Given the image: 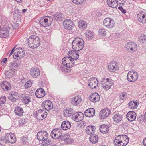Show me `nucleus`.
Here are the masks:
<instances>
[{
    "label": "nucleus",
    "instance_id": "nucleus-36",
    "mask_svg": "<svg viewBox=\"0 0 146 146\" xmlns=\"http://www.w3.org/2000/svg\"><path fill=\"white\" fill-rule=\"evenodd\" d=\"M109 127L107 125L103 124L100 127V130L102 133H106L108 131Z\"/></svg>",
    "mask_w": 146,
    "mask_h": 146
},
{
    "label": "nucleus",
    "instance_id": "nucleus-24",
    "mask_svg": "<svg viewBox=\"0 0 146 146\" xmlns=\"http://www.w3.org/2000/svg\"><path fill=\"white\" fill-rule=\"evenodd\" d=\"M108 68L110 72H115L118 69V66L116 62L113 61L109 63Z\"/></svg>",
    "mask_w": 146,
    "mask_h": 146
},
{
    "label": "nucleus",
    "instance_id": "nucleus-22",
    "mask_svg": "<svg viewBox=\"0 0 146 146\" xmlns=\"http://www.w3.org/2000/svg\"><path fill=\"white\" fill-rule=\"evenodd\" d=\"M19 94L18 93L15 91H12L9 94V98L12 102L16 101L19 98Z\"/></svg>",
    "mask_w": 146,
    "mask_h": 146
},
{
    "label": "nucleus",
    "instance_id": "nucleus-54",
    "mask_svg": "<svg viewBox=\"0 0 146 146\" xmlns=\"http://www.w3.org/2000/svg\"><path fill=\"white\" fill-rule=\"evenodd\" d=\"M76 52H75L73 50H70L68 52V55L70 57L72 55L73 56H74V54L75 53H76Z\"/></svg>",
    "mask_w": 146,
    "mask_h": 146
},
{
    "label": "nucleus",
    "instance_id": "nucleus-40",
    "mask_svg": "<svg viewBox=\"0 0 146 146\" xmlns=\"http://www.w3.org/2000/svg\"><path fill=\"white\" fill-rule=\"evenodd\" d=\"M14 112L17 115L19 116L23 114L24 111L21 107L18 106L15 108Z\"/></svg>",
    "mask_w": 146,
    "mask_h": 146
},
{
    "label": "nucleus",
    "instance_id": "nucleus-9",
    "mask_svg": "<svg viewBox=\"0 0 146 146\" xmlns=\"http://www.w3.org/2000/svg\"><path fill=\"white\" fill-rule=\"evenodd\" d=\"M48 18L46 17H42L39 21L40 24L43 27H46L50 25L53 21V18L48 17Z\"/></svg>",
    "mask_w": 146,
    "mask_h": 146
},
{
    "label": "nucleus",
    "instance_id": "nucleus-45",
    "mask_svg": "<svg viewBox=\"0 0 146 146\" xmlns=\"http://www.w3.org/2000/svg\"><path fill=\"white\" fill-rule=\"evenodd\" d=\"M86 37L89 40H92L94 36V33L92 31H89L85 33Z\"/></svg>",
    "mask_w": 146,
    "mask_h": 146
},
{
    "label": "nucleus",
    "instance_id": "nucleus-13",
    "mask_svg": "<svg viewBox=\"0 0 146 146\" xmlns=\"http://www.w3.org/2000/svg\"><path fill=\"white\" fill-rule=\"evenodd\" d=\"M62 133L61 130L59 128H55L53 129L51 133L52 138L55 139H58L62 137Z\"/></svg>",
    "mask_w": 146,
    "mask_h": 146
},
{
    "label": "nucleus",
    "instance_id": "nucleus-31",
    "mask_svg": "<svg viewBox=\"0 0 146 146\" xmlns=\"http://www.w3.org/2000/svg\"><path fill=\"white\" fill-rule=\"evenodd\" d=\"M96 129V127L90 125L86 127L85 131L88 134L91 135L94 133Z\"/></svg>",
    "mask_w": 146,
    "mask_h": 146
},
{
    "label": "nucleus",
    "instance_id": "nucleus-23",
    "mask_svg": "<svg viewBox=\"0 0 146 146\" xmlns=\"http://www.w3.org/2000/svg\"><path fill=\"white\" fill-rule=\"evenodd\" d=\"M127 119L130 122L134 121L136 119V115L135 112L133 111L129 112L126 115Z\"/></svg>",
    "mask_w": 146,
    "mask_h": 146
},
{
    "label": "nucleus",
    "instance_id": "nucleus-7",
    "mask_svg": "<svg viewBox=\"0 0 146 146\" xmlns=\"http://www.w3.org/2000/svg\"><path fill=\"white\" fill-rule=\"evenodd\" d=\"M101 86L103 88L106 90H108L112 86V80L108 78H104L101 81Z\"/></svg>",
    "mask_w": 146,
    "mask_h": 146
},
{
    "label": "nucleus",
    "instance_id": "nucleus-48",
    "mask_svg": "<svg viewBox=\"0 0 146 146\" xmlns=\"http://www.w3.org/2000/svg\"><path fill=\"white\" fill-rule=\"evenodd\" d=\"M69 134L68 133H66L64 135H62L61 140H65L66 141L69 139Z\"/></svg>",
    "mask_w": 146,
    "mask_h": 146
},
{
    "label": "nucleus",
    "instance_id": "nucleus-38",
    "mask_svg": "<svg viewBox=\"0 0 146 146\" xmlns=\"http://www.w3.org/2000/svg\"><path fill=\"white\" fill-rule=\"evenodd\" d=\"M90 141L93 144H95L98 141V137L97 135L93 134L91 135L89 137Z\"/></svg>",
    "mask_w": 146,
    "mask_h": 146
},
{
    "label": "nucleus",
    "instance_id": "nucleus-60",
    "mask_svg": "<svg viewBox=\"0 0 146 146\" xmlns=\"http://www.w3.org/2000/svg\"><path fill=\"white\" fill-rule=\"evenodd\" d=\"M66 141L68 143H72L73 142V141L72 139L69 138V139Z\"/></svg>",
    "mask_w": 146,
    "mask_h": 146
},
{
    "label": "nucleus",
    "instance_id": "nucleus-32",
    "mask_svg": "<svg viewBox=\"0 0 146 146\" xmlns=\"http://www.w3.org/2000/svg\"><path fill=\"white\" fill-rule=\"evenodd\" d=\"M82 100L80 96H77L71 99V103L73 105L77 106L80 103Z\"/></svg>",
    "mask_w": 146,
    "mask_h": 146
},
{
    "label": "nucleus",
    "instance_id": "nucleus-43",
    "mask_svg": "<svg viewBox=\"0 0 146 146\" xmlns=\"http://www.w3.org/2000/svg\"><path fill=\"white\" fill-rule=\"evenodd\" d=\"M63 15L60 13H56L53 15V19L56 21H60L62 20Z\"/></svg>",
    "mask_w": 146,
    "mask_h": 146
},
{
    "label": "nucleus",
    "instance_id": "nucleus-29",
    "mask_svg": "<svg viewBox=\"0 0 146 146\" xmlns=\"http://www.w3.org/2000/svg\"><path fill=\"white\" fill-rule=\"evenodd\" d=\"M64 115L65 117H70L74 113V110L71 108H66L64 110Z\"/></svg>",
    "mask_w": 146,
    "mask_h": 146
},
{
    "label": "nucleus",
    "instance_id": "nucleus-28",
    "mask_svg": "<svg viewBox=\"0 0 146 146\" xmlns=\"http://www.w3.org/2000/svg\"><path fill=\"white\" fill-rule=\"evenodd\" d=\"M9 31L6 28H1L0 27V37L6 38L9 36Z\"/></svg>",
    "mask_w": 146,
    "mask_h": 146
},
{
    "label": "nucleus",
    "instance_id": "nucleus-25",
    "mask_svg": "<svg viewBox=\"0 0 146 146\" xmlns=\"http://www.w3.org/2000/svg\"><path fill=\"white\" fill-rule=\"evenodd\" d=\"M95 113V110L94 109L91 108L88 109L84 112L85 116L88 117H93Z\"/></svg>",
    "mask_w": 146,
    "mask_h": 146
},
{
    "label": "nucleus",
    "instance_id": "nucleus-59",
    "mask_svg": "<svg viewBox=\"0 0 146 146\" xmlns=\"http://www.w3.org/2000/svg\"><path fill=\"white\" fill-rule=\"evenodd\" d=\"M20 121H21L20 123H21L22 124H24L26 123V119H22L20 120Z\"/></svg>",
    "mask_w": 146,
    "mask_h": 146
},
{
    "label": "nucleus",
    "instance_id": "nucleus-3",
    "mask_svg": "<svg viewBox=\"0 0 146 146\" xmlns=\"http://www.w3.org/2000/svg\"><path fill=\"white\" fill-rule=\"evenodd\" d=\"M84 46V42L83 40L79 37L74 38L72 44V48L76 52L82 50Z\"/></svg>",
    "mask_w": 146,
    "mask_h": 146
},
{
    "label": "nucleus",
    "instance_id": "nucleus-51",
    "mask_svg": "<svg viewBox=\"0 0 146 146\" xmlns=\"http://www.w3.org/2000/svg\"><path fill=\"white\" fill-rule=\"evenodd\" d=\"M72 1L75 4L78 5L83 3L84 0H72Z\"/></svg>",
    "mask_w": 146,
    "mask_h": 146
},
{
    "label": "nucleus",
    "instance_id": "nucleus-18",
    "mask_svg": "<svg viewBox=\"0 0 146 146\" xmlns=\"http://www.w3.org/2000/svg\"><path fill=\"white\" fill-rule=\"evenodd\" d=\"M42 107L45 110L48 111L52 109L53 105L50 100H47L43 102Z\"/></svg>",
    "mask_w": 146,
    "mask_h": 146
},
{
    "label": "nucleus",
    "instance_id": "nucleus-15",
    "mask_svg": "<svg viewBox=\"0 0 146 146\" xmlns=\"http://www.w3.org/2000/svg\"><path fill=\"white\" fill-rule=\"evenodd\" d=\"M63 24L64 29L68 30H72L74 26V23L70 19L64 21Z\"/></svg>",
    "mask_w": 146,
    "mask_h": 146
},
{
    "label": "nucleus",
    "instance_id": "nucleus-8",
    "mask_svg": "<svg viewBox=\"0 0 146 146\" xmlns=\"http://www.w3.org/2000/svg\"><path fill=\"white\" fill-rule=\"evenodd\" d=\"M138 78V73L135 70H132L128 72L127 76V79L130 82H134Z\"/></svg>",
    "mask_w": 146,
    "mask_h": 146
},
{
    "label": "nucleus",
    "instance_id": "nucleus-27",
    "mask_svg": "<svg viewBox=\"0 0 146 146\" xmlns=\"http://www.w3.org/2000/svg\"><path fill=\"white\" fill-rule=\"evenodd\" d=\"M89 98L92 102H95L98 101L100 99V96L97 93H92L90 95Z\"/></svg>",
    "mask_w": 146,
    "mask_h": 146
},
{
    "label": "nucleus",
    "instance_id": "nucleus-47",
    "mask_svg": "<svg viewBox=\"0 0 146 146\" xmlns=\"http://www.w3.org/2000/svg\"><path fill=\"white\" fill-rule=\"evenodd\" d=\"M32 81L30 80L27 81L24 85L25 88H28L30 87L32 85Z\"/></svg>",
    "mask_w": 146,
    "mask_h": 146
},
{
    "label": "nucleus",
    "instance_id": "nucleus-26",
    "mask_svg": "<svg viewBox=\"0 0 146 146\" xmlns=\"http://www.w3.org/2000/svg\"><path fill=\"white\" fill-rule=\"evenodd\" d=\"M19 49H22L21 48H16L15 50L17 52V54L15 55H13V57L15 59L18 60L19 59L21 58L25 55V52L23 51H17V50H19Z\"/></svg>",
    "mask_w": 146,
    "mask_h": 146
},
{
    "label": "nucleus",
    "instance_id": "nucleus-10",
    "mask_svg": "<svg viewBox=\"0 0 146 146\" xmlns=\"http://www.w3.org/2000/svg\"><path fill=\"white\" fill-rule=\"evenodd\" d=\"M103 25L108 28H112L114 26L115 23L112 19L108 17L105 18L103 21Z\"/></svg>",
    "mask_w": 146,
    "mask_h": 146
},
{
    "label": "nucleus",
    "instance_id": "nucleus-44",
    "mask_svg": "<svg viewBox=\"0 0 146 146\" xmlns=\"http://www.w3.org/2000/svg\"><path fill=\"white\" fill-rule=\"evenodd\" d=\"M14 71L10 69L5 72V76L6 78H10L14 75Z\"/></svg>",
    "mask_w": 146,
    "mask_h": 146
},
{
    "label": "nucleus",
    "instance_id": "nucleus-57",
    "mask_svg": "<svg viewBox=\"0 0 146 146\" xmlns=\"http://www.w3.org/2000/svg\"><path fill=\"white\" fill-rule=\"evenodd\" d=\"M122 6H119L118 7V9L120 10L123 13L125 14V13L126 12V10L123 9L122 7Z\"/></svg>",
    "mask_w": 146,
    "mask_h": 146
},
{
    "label": "nucleus",
    "instance_id": "nucleus-39",
    "mask_svg": "<svg viewBox=\"0 0 146 146\" xmlns=\"http://www.w3.org/2000/svg\"><path fill=\"white\" fill-rule=\"evenodd\" d=\"M21 98L22 102L25 104H29L31 101V98L26 95L22 96Z\"/></svg>",
    "mask_w": 146,
    "mask_h": 146
},
{
    "label": "nucleus",
    "instance_id": "nucleus-17",
    "mask_svg": "<svg viewBox=\"0 0 146 146\" xmlns=\"http://www.w3.org/2000/svg\"><path fill=\"white\" fill-rule=\"evenodd\" d=\"M30 74L31 76L34 78H37L40 75V72L38 68L35 67L31 68Z\"/></svg>",
    "mask_w": 146,
    "mask_h": 146
},
{
    "label": "nucleus",
    "instance_id": "nucleus-52",
    "mask_svg": "<svg viewBox=\"0 0 146 146\" xmlns=\"http://www.w3.org/2000/svg\"><path fill=\"white\" fill-rule=\"evenodd\" d=\"M117 3L119 6H123L126 2V0H117Z\"/></svg>",
    "mask_w": 146,
    "mask_h": 146
},
{
    "label": "nucleus",
    "instance_id": "nucleus-1",
    "mask_svg": "<svg viewBox=\"0 0 146 146\" xmlns=\"http://www.w3.org/2000/svg\"><path fill=\"white\" fill-rule=\"evenodd\" d=\"M37 138L40 141H42L43 146L50 145L51 141L48 139V135L45 131H40L37 134Z\"/></svg>",
    "mask_w": 146,
    "mask_h": 146
},
{
    "label": "nucleus",
    "instance_id": "nucleus-19",
    "mask_svg": "<svg viewBox=\"0 0 146 146\" xmlns=\"http://www.w3.org/2000/svg\"><path fill=\"white\" fill-rule=\"evenodd\" d=\"M110 111L108 109H103L100 113V117L101 119H106L110 115Z\"/></svg>",
    "mask_w": 146,
    "mask_h": 146
},
{
    "label": "nucleus",
    "instance_id": "nucleus-42",
    "mask_svg": "<svg viewBox=\"0 0 146 146\" xmlns=\"http://www.w3.org/2000/svg\"><path fill=\"white\" fill-rule=\"evenodd\" d=\"M128 104L129 108L133 109H136L138 105V104L135 100L130 101Z\"/></svg>",
    "mask_w": 146,
    "mask_h": 146
},
{
    "label": "nucleus",
    "instance_id": "nucleus-4",
    "mask_svg": "<svg viewBox=\"0 0 146 146\" xmlns=\"http://www.w3.org/2000/svg\"><path fill=\"white\" fill-rule=\"evenodd\" d=\"M28 43L29 47L32 48H35L40 45V38L35 35H31L28 39Z\"/></svg>",
    "mask_w": 146,
    "mask_h": 146
},
{
    "label": "nucleus",
    "instance_id": "nucleus-12",
    "mask_svg": "<svg viewBox=\"0 0 146 146\" xmlns=\"http://www.w3.org/2000/svg\"><path fill=\"white\" fill-rule=\"evenodd\" d=\"M137 19L139 23L144 25L146 23V13L143 11L139 12L137 15Z\"/></svg>",
    "mask_w": 146,
    "mask_h": 146
},
{
    "label": "nucleus",
    "instance_id": "nucleus-30",
    "mask_svg": "<svg viewBox=\"0 0 146 146\" xmlns=\"http://www.w3.org/2000/svg\"><path fill=\"white\" fill-rule=\"evenodd\" d=\"M0 86L3 90H8L11 88L10 84L8 82L5 81L1 84Z\"/></svg>",
    "mask_w": 146,
    "mask_h": 146
},
{
    "label": "nucleus",
    "instance_id": "nucleus-55",
    "mask_svg": "<svg viewBox=\"0 0 146 146\" xmlns=\"http://www.w3.org/2000/svg\"><path fill=\"white\" fill-rule=\"evenodd\" d=\"M73 57H72V59L76 60L78 59L79 56V54L78 53H75L74 54V56H73Z\"/></svg>",
    "mask_w": 146,
    "mask_h": 146
},
{
    "label": "nucleus",
    "instance_id": "nucleus-21",
    "mask_svg": "<svg viewBox=\"0 0 146 146\" xmlns=\"http://www.w3.org/2000/svg\"><path fill=\"white\" fill-rule=\"evenodd\" d=\"M21 65L20 62L17 61L13 62L9 66L10 69L15 72V71L18 70L19 67L21 66Z\"/></svg>",
    "mask_w": 146,
    "mask_h": 146
},
{
    "label": "nucleus",
    "instance_id": "nucleus-20",
    "mask_svg": "<svg viewBox=\"0 0 146 146\" xmlns=\"http://www.w3.org/2000/svg\"><path fill=\"white\" fill-rule=\"evenodd\" d=\"M83 118V114L81 112L74 113L72 116V119L76 122L80 121Z\"/></svg>",
    "mask_w": 146,
    "mask_h": 146
},
{
    "label": "nucleus",
    "instance_id": "nucleus-11",
    "mask_svg": "<svg viewBox=\"0 0 146 146\" xmlns=\"http://www.w3.org/2000/svg\"><path fill=\"white\" fill-rule=\"evenodd\" d=\"M47 112L42 109H40L36 111L35 115L38 119L42 120L47 116Z\"/></svg>",
    "mask_w": 146,
    "mask_h": 146
},
{
    "label": "nucleus",
    "instance_id": "nucleus-61",
    "mask_svg": "<svg viewBox=\"0 0 146 146\" xmlns=\"http://www.w3.org/2000/svg\"><path fill=\"white\" fill-rule=\"evenodd\" d=\"M125 95L124 94H121L120 95V98L121 100H123L124 99V96Z\"/></svg>",
    "mask_w": 146,
    "mask_h": 146
},
{
    "label": "nucleus",
    "instance_id": "nucleus-46",
    "mask_svg": "<svg viewBox=\"0 0 146 146\" xmlns=\"http://www.w3.org/2000/svg\"><path fill=\"white\" fill-rule=\"evenodd\" d=\"M99 35L101 36L105 35L106 33V30L103 28H101L99 29Z\"/></svg>",
    "mask_w": 146,
    "mask_h": 146
},
{
    "label": "nucleus",
    "instance_id": "nucleus-62",
    "mask_svg": "<svg viewBox=\"0 0 146 146\" xmlns=\"http://www.w3.org/2000/svg\"><path fill=\"white\" fill-rule=\"evenodd\" d=\"M7 61V58H3L1 61V63L2 64L3 62L5 63Z\"/></svg>",
    "mask_w": 146,
    "mask_h": 146
},
{
    "label": "nucleus",
    "instance_id": "nucleus-53",
    "mask_svg": "<svg viewBox=\"0 0 146 146\" xmlns=\"http://www.w3.org/2000/svg\"><path fill=\"white\" fill-rule=\"evenodd\" d=\"M6 101V98L5 96L0 98V106L4 104Z\"/></svg>",
    "mask_w": 146,
    "mask_h": 146
},
{
    "label": "nucleus",
    "instance_id": "nucleus-6",
    "mask_svg": "<svg viewBox=\"0 0 146 146\" xmlns=\"http://www.w3.org/2000/svg\"><path fill=\"white\" fill-rule=\"evenodd\" d=\"M62 63L66 67L70 68L75 65V62L72 59V57H65L62 60Z\"/></svg>",
    "mask_w": 146,
    "mask_h": 146
},
{
    "label": "nucleus",
    "instance_id": "nucleus-49",
    "mask_svg": "<svg viewBox=\"0 0 146 146\" xmlns=\"http://www.w3.org/2000/svg\"><path fill=\"white\" fill-rule=\"evenodd\" d=\"M27 136H24L22 137L21 138V143L23 144H25L26 143L27 141Z\"/></svg>",
    "mask_w": 146,
    "mask_h": 146
},
{
    "label": "nucleus",
    "instance_id": "nucleus-64",
    "mask_svg": "<svg viewBox=\"0 0 146 146\" xmlns=\"http://www.w3.org/2000/svg\"><path fill=\"white\" fill-rule=\"evenodd\" d=\"M143 143L145 146H146V138L143 139Z\"/></svg>",
    "mask_w": 146,
    "mask_h": 146
},
{
    "label": "nucleus",
    "instance_id": "nucleus-41",
    "mask_svg": "<svg viewBox=\"0 0 146 146\" xmlns=\"http://www.w3.org/2000/svg\"><path fill=\"white\" fill-rule=\"evenodd\" d=\"M78 25L79 27L83 30L86 29L87 26L86 23L85 21L82 20L79 21Z\"/></svg>",
    "mask_w": 146,
    "mask_h": 146
},
{
    "label": "nucleus",
    "instance_id": "nucleus-34",
    "mask_svg": "<svg viewBox=\"0 0 146 146\" xmlns=\"http://www.w3.org/2000/svg\"><path fill=\"white\" fill-rule=\"evenodd\" d=\"M108 5L110 7L113 8H116L118 5L117 0H107Z\"/></svg>",
    "mask_w": 146,
    "mask_h": 146
},
{
    "label": "nucleus",
    "instance_id": "nucleus-56",
    "mask_svg": "<svg viewBox=\"0 0 146 146\" xmlns=\"http://www.w3.org/2000/svg\"><path fill=\"white\" fill-rule=\"evenodd\" d=\"M19 24L17 23H13L12 25V27L14 29H16L19 26Z\"/></svg>",
    "mask_w": 146,
    "mask_h": 146
},
{
    "label": "nucleus",
    "instance_id": "nucleus-63",
    "mask_svg": "<svg viewBox=\"0 0 146 146\" xmlns=\"http://www.w3.org/2000/svg\"><path fill=\"white\" fill-rule=\"evenodd\" d=\"M143 121H146V113L144 114L143 117Z\"/></svg>",
    "mask_w": 146,
    "mask_h": 146
},
{
    "label": "nucleus",
    "instance_id": "nucleus-33",
    "mask_svg": "<svg viewBox=\"0 0 146 146\" xmlns=\"http://www.w3.org/2000/svg\"><path fill=\"white\" fill-rule=\"evenodd\" d=\"M36 96L38 98L43 97L45 95V92L44 90L42 88L37 89L36 92Z\"/></svg>",
    "mask_w": 146,
    "mask_h": 146
},
{
    "label": "nucleus",
    "instance_id": "nucleus-35",
    "mask_svg": "<svg viewBox=\"0 0 146 146\" xmlns=\"http://www.w3.org/2000/svg\"><path fill=\"white\" fill-rule=\"evenodd\" d=\"M71 127V123L68 121H63L62 123L61 127L64 130H66L69 129Z\"/></svg>",
    "mask_w": 146,
    "mask_h": 146
},
{
    "label": "nucleus",
    "instance_id": "nucleus-16",
    "mask_svg": "<svg viewBox=\"0 0 146 146\" xmlns=\"http://www.w3.org/2000/svg\"><path fill=\"white\" fill-rule=\"evenodd\" d=\"M98 84L97 79L95 77H92L89 79L88 85L91 88H96L98 86Z\"/></svg>",
    "mask_w": 146,
    "mask_h": 146
},
{
    "label": "nucleus",
    "instance_id": "nucleus-14",
    "mask_svg": "<svg viewBox=\"0 0 146 146\" xmlns=\"http://www.w3.org/2000/svg\"><path fill=\"white\" fill-rule=\"evenodd\" d=\"M125 48L129 52H135L137 50V46L135 43L129 42L125 45Z\"/></svg>",
    "mask_w": 146,
    "mask_h": 146
},
{
    "label": "nucleus",
    "instance_id": "nucleus-58",
    "mask_svg": "<svg viewBox=\"0 0 146 146\" xmlns=\"http://www.w3.org/2000/svg\"><path fill=\"white\" fill-rule=\"evenodd\" d=\"M128 126V124L126 122L123 123L122 124V127L124 129L127 127Z\"/></svg>",
    "mask_w": 146,
    "mask_h": 146
},
{
    "label": "nucleus",
    "instance_id": "nucleus-50",
    "mask_svg": "<svg viewBox=\"0 0 146 146\" xmlns=\"http://www.w3.org/2000/svg\"><path fill=\"white\" fill-rule=\"evenodd\" d=\"M146 36L145 35L141 36L139 38L140 42L141 43H143L146 41Z\"/></svg>",
    "mask_w": 146,
    "mask_h": 146
},
{
    "label": "nucleus",
    "instance_id": "nucleus-37",
    "mask_svg": "<svg viewBox=\"0 0 146 146\" xmlns=\"http://www.w3.org/2000/svg\"><path fill=\"white\" fill-rule=\"evenodd\" d=\"M122 115L119 113H116L113 117V119L114 121L116 123L120 122L122 120Z\"/></svg>",
    "mask_w": 146,
    "mask_h": 146
},
{
    "label": "nucleus",
    "instance_id": "nucleus-2",
    "mask_svg": "<svg viewBox=\"0 0 146 146\" xmlns=\"http://www.w3.org/2000/svg\"><path fill=\"white\" fill-rule=\"evenodd\" d=\"M129 138L126 135H122L116 137L114 139L115 146H125L129 142Z\"/></svg>",
    "mask_w": 146,
    "mask_h": 146
},
{
    "label": "nucleus",
    "instance_id": "nucleus-5",
    "mask_svg": "<svg viewBox=\"0 0 146 146\" xmlns=\"http://www.w3.org/2000/svg\"><path fill=\"white\" fill-rule=\"evenodd\" d=\"M0 140L2 143L5 144L7 143H14L16 141L15 135L12 133H6L5 137H1Z\"/></svg>",
    "mask_w": 146,
    "mask_h": 146
}]
</instances>
